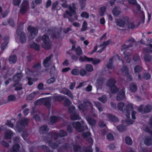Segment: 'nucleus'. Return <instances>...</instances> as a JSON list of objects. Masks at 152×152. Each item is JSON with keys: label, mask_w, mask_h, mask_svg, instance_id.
Here are the masks:
<instances>
[{"label": "nucleus", "mask_w": 152, "mask_h": 152, "mask_svg": "<svg viewBox=\"0 0 152 152\" xmlns=\"http://www.w3.org/2000/svg\"><path fill=\"white\" fill-rule=\"evenodd\" d=\"M62 5L64 7L68 8L69 10L66 11V15L70 16H73L75 19L77 20V16L75 12V4H73L72 7L67 5L65 3L62 4Z\"/></svg>", "instance_id": "nucleus-1"}, {"label": "nucleus", "mask_w": 152, "mask_h": 152, "mask_svg": "<svg viewBox=\"0 0 152 152\" xmlns=\"http://www.w3.org/2000/svg\"><path fill=\"white\" fill-rule=\"evenodd\" d=\"M51 98H43L40 99L36 101L35 103L36 105H40L42 104H43L47 108H49L51 107L50 102Z\"/></svg>", "instance_id": "nucleus-2"}, {"label": "nucleus", "mask_w": 152, "mask_h": 152, "mask_svg": "<svg viewBox=\"0 0 152 152\" xmlns=\"http://www.w3.org/2000/svg\"><path fill=\"white\" fill-rule=\"evenodd\" d=\"M82 124L83 126H81L80 123L78 122H75L72 124L73 127L78 132H82L84 130L88 129V128L84 125V122L83 121H82Z\"/></svg>", "instance_id": "nucleus-3"}, {"label": "nucleus", "mask_w": 152, "mask_h": 152, "mask_svg": "<svg viewBox=\"0 0 152 152\" xmlns=\"http://www.w3.org/2000/svg\"><path fill=\"white\" fill-rule=\"evenodd\" d=\"M115 83V81L114 79L112 78L108 80L107 83V86L110 88L111 91L112 93H116L118 90L114 85Z\"/></svg>", "instance_id": "nucleus-4"}, {"label": "nucleus", "mask_w": 152, "mask_h": 152, "mask_svg": "<svg viewBox=\"0 0 152 152\" xmlns=\"http://www.w3.org/2000/svg\"><path fill=\"white\" fill-rule=\"evenodd\" d=\"M40 64H38L33 66L32 71H31L29 69H26V72L28 75H36L38 74L37 72L40 69Z\"/></svg>", "instance_id": "nucleus-5"}, {"label": "nucleus", "mask_w": 152, "mask_h": 152, "mask_svg": "<svg viewBox=\"0 0 152 152\" xmlns=\"http://www.w3.org/2000/svg\"><path fill=\"white\" fill-rule=\"evenodd\" d=\"M22 77V75L21 74V73H19L14 76L13 78L14 81L16 82V84L14 85V86L15 87V89L16 90H20L22 89L21 85L19 84L18 82V81L20 80Z\"/></svg>", "instance_id": "nucleus-6"}, {"label": "nucleus", "mask_w": 152, "mask_h": 152, "mask_svg": "<svg viewBox=\"0 0 152 152\" xmlns=\"http://www.w3.org/2000/svg\"><path fill=\"white\" fill-rule=\"evenodd\" d=\"M27 30L30 33L28 37L29 39H31L34 38L37 34L38 29L31 26H29L28 27Z\"/></svg>", "instance_id": "nucleus-7"}, {"label": "nucleus", "mask_w": 152, "mask_h": 152, "mask_svg": "<svg viewBox=\"0 0 152 152\" xmlns=\"http://www.w3.org/2000/svg\"><path fill=\"white\" fill-rule=\"evenodd\" d=\"M69 112L70 113H72L71 115V118L72 120H75L79 119V115L75 114V107L73 106H72L70 107L69 109Z\"/></svg>", "instance_id": "nucleus-8"}, {"label": "nucleus", "mask_w": 152, "mask_h": 152, "mask_svg": "<svg viewBox=\"0 0 152 152\" xmlns=\"http://www.w3.org/2000/svg\"><path fill=\"white\" fill-rule=\"evenodd\" d=\"M44 44L43 47L46 49H49L51 47V44L49 42L48 37L45 35H44L42 37Z\"/></svg>", "instance_id": "nucleus-9"}, {"label": "nucleus", "mask_w": 152, "mask_h": 152, "mask_svg": "<svg viewBox=\"0 0 152 152\" xmlns=\"http://www.w3.org/2000/svg\"><path fill=\"white\" fill-rule=\"evenodd\" d=\"M128 18L125 17L122 19L117 20L115 21L116 25L121 27H123L126 25V23L127 22Z\"/></svg>", "instance_id": "nucleus-10"}, {"label": "nucleus", "mask_w": 152, "mask_h": 152, "mask_svg": "<svg viewBox=\"0 0 152 152\" xmlns=\"http://www.w3.org/2000/svg\"><path fill=\"white\" fill-rule=\"evenodd\" d=\"M19 141L18 137H15L13 140V145L11 150V152H17L19 148V146L18 144V143Z\"/></svg>", "instance_id": "nucleus-11"}, {"label": "nucleus", "mask_w": 152, "mask_h": 152, "mask_svg": "<svg viewBox=\"0 0 152 152\" xmlns=\"http://www.w3.org/2000/svg\"><path fill=\"white\" fill-rule=\"evenodd\" d=\"M28 119L27 118H23L19 122V124H17L16 127L15 128V131H18V126H21L25 127L27 125Z\"/></svg>", "instance_id": "nucleus-12"}, {"label": "nucleus", "mask_w": 152, "mask_h": 152, "mask_svg": "<svg viewBox=\"0 0 152 152\" xmlns=\"http://www.w3.org/2000/svg\"><path fill=\"white\" fill-rule=\"evenodd\" d=\"M28 2L27 0H24L23 1L21 5L20 12L22 14L25 13L28 7Z\"/></svg>", "instance_id": "nucleus-13"}, {"label": "nucleus", "mask_w": 152, "mask_h": 152, "mask_svg": "<svg viewBox=\"0 0 152 152\" xmlns=\"http://www.w3.org/2000/svg\"><path fill=\"white\" fill-rule=\"evenodd\" d=\"M151 107L150 105H147L145 107L141 105L139 108L138 111L142 113H147L151 110Z\"/></svg>", "instance_id": "nucleus-14"}, {"label": "nucleus", "mask_w": 152, "mask_h": 152, "mask_svg": "<svg viewBox=\"0 0 152 152\" xmlns=\"http://www.w3.org/2000/svg\"><path fill=\"white\" fill-rule=\"evenodd\" d=\"M126 109L125 112V114L127 118H129L130 116L129 111H132L133 109V107L132 105L129 104H128L126 107Z\"/></svg>", "instance_id": "nucleus-15"}, {"label": "nucleus", "mask_w": 152, "mask_h": 152, "mask_svg": "<svg viewBox=\"0 0 152 152\" xmlns=\"http://www.w3.org/2000/svg\"><path fill=\"white\" fill-rule=\"evenodd\" d=\"M17 32L18 34V35H20V42L22 43H24L26 40V37L25 36L24 34L19 31V29L17 30Z\"/></svg>", "instance_id": "nucleus-16"}, {"label": "nucleus", "mask_w": 152, "mask_h": 152, "mask_svg": "<svg viewBox=\"0 0 152 152\" xmlns=\"http://www.w3.org/2000/svg\"><path fill=\"white\" fill-rule=\"evenodd\" d=\"M52 56V55H50L48 57H47L44 60L43 64L45 67H48L49 65L51 64V62L50 61V60Z\"/></svg>", "instance_id": "nucleus-17"}, {"label": "nucleus", "mask_w": 152, "mask_h": 152, "mask_svg": "<svg viewBox=\"0 0 152 152\" xmlns=\"http://www.w3.org/2000/svg\"><path fill=\"white\" fill-rule=\"evenodd\" d=\"M60 92L62 94L67 95L69 97L72 99H73L74 98V96L72 93L67 89L63 88L60 91Z\"/></svg>", "instance_id": "nucleus-18"}, {"label": "nucleus", "mask_w": 152, "mask_h": 152, "mask_svg": "<svg viewBox=\"0 0 152 152\" xmlns=\"http://www.w3.org/2000/svg\"><path fill=\"white\" fill-rule=\"evenodd\" d=\"M125 97V92L124 90L123 89L120 91L118 94L116 99L118 100H123Z\"/></svg>", "instance_id": "nucleus-19"}, {"label": "nucleus", "mask_w": 152, "mask_h": 152, "mask_svg": "<svg viewBox=\"0 0 152 152\" xmlns=\"http://www.w3.org/2000/svg\"><path fill=\"white\" fill-rule=\"evenodd\" d=\"M14 134L10 130H8L4 134V138L6 139L11 138L13 135Z\"/></svg>", "instance_id": "nucleus-20"}, {"label": "nucleus", "mask_w": 152, "mask_h": 152, "mask_svg": "<svg viewBox=\"0 0 152 152\" xmlns=\"http://www.w3.org/2000/svg\"><path fill=\"white\" fill-rule=\"evenodd\" d=\"M134 43V40L133 38H131L127 42V44L123 45L122 48L126 49L129 46H131Z\"/></svg>", "instance_id": "nucleus-21"}, {"label": "nucleus", "mask_w": 152, "mask_h": 152, "mask_svg": "<svg viewBox=\"0 0 152 152\" xmlns=\"http://www.w3.org/2000/svg\"><path fill=\"white\" fill-rule=\"evenodd\" d=\"M121 11L120 8L118 7H115L113 10L112 12L114 16L119 15L121 13Z\"/></svg>", "instance_id": "nucleus-22"}, {"label": "nucleus", "mask_w": 152, "mask_h": 152, "mask_svg": "<svg viewBox=\"0 0 152 152\" xmlns=\"http://www.w3.org/2000/svg\"><path fill=\"white\" fill-rule=\"evenodd\" d=\"M110 42L111 41L110 40H108L107 42H104L103 44L100 45L99 47L101 48V50H98L97 52L98 53L101 52L103 50L105 46L109 45Z\"/></svg>", "instance_id": "nucleus-23"}, {"label": "nucleus", "mask_w": 152, "mask_h": 152, "mask_svg": "<svg viewBox=\"0 0 152 152\" xmlns=\"http://www.w3.org/2000/svg\"><path fill=\"white\" fill-rule=\"evenodd\" d=\"M86 119L88 123L91 126H94L96 124V121L90 117H87Z\"/></svg>", "instance_id": "nucleus-24"}, {"label": "nucleus", "mask_w": 152, "mask_h": 152, "mask_svg": "<svg viewBox=\"0 0 152 152\" xmlns=\"http://www.w3.org/2000/svg\"><path fill=\"white\" fill-rule=\"evenodd\" d=\"M100 61H101L98 59L94 58H89V62H91L94 64H97L99 63Z\"/></svg>", "instance_id": "nucleus-25"}, {"label": "nucleus", "mask_w": 152, "mask_h": 152, "mask_svg": "<svg viewBox=\"0 0 152 152\" xmlns=\"http://www.w3.org/2000/svg\"><path fill=\"white\" fill-rule=\"evenodd\" d=\"M9 60L10 63H14L16 61L17 58L15 56L12 55L10 57Z\"/></svg>", "instance_id": "nucleus-26"}, {"label": "nucleus", "mask_w": 152, "mask_h": 152, "mask_svg": "<svg viewBox=\"0 0 152 152\" xmlns=\"http://www.w3.org/2000/svg\"><path fill=\"white\" fill-rule=\"evenodd\" d=\"M85 69L86 71L88 72H91L94 69L93 66L89 64L86 65Z\"/></svg>", "instance_id": "nucleus-27"}, {"label": "nucleus", "mask_w": 152, "mask_h": 152, "mask_svg": "<svg viewBox=\"0 0 152 152\" xmlns=\"http://www.w3.org/2000/svg\"><path fill=\"white\" fill-rule=\"evenodd\" d=\"M90 134L89 132H87L86 133H84L82 134V136L84 138H86L87 137H89V140L88 141L91 143H92V140L90 137Z\"/></svg>", "instance_id": "nucleus-28"}, {"label": "nucleus", "mask_w": 152, "mask_h": 152, "mask_svg": "<svg viewBox=\"0 0 152 152\" xmlns=\"http://www.w3.org/2000/svg\"><path fill=\"white\" fill-rule=\"evenodd\" d=\"M107 117L110 120L113 121L115 122L118 120V119L117 117L110 114L108 115Z\"/></svg>", "instance_id": "nucleus-29"}, {"label": "nucleus", "mask_w": 152, "mask_h": 152, "mask_svg": "<svg viewBox=\"0 0 152 152\" xmlns=\"http://www.w3.org/2000/svg\"><path fill=\"white\" fill-rule=\"evenodd\" d=\"M53 99L56 101L61 102L64 99V98L60 96L56 95L54 96Z\"/></svg>", "instance_id": "nucleus-30"}, {"label": "nucleus", "mask_w": 152, "mask_h": 152, "mask_svg": "<svg viewBox=\"0 0 152 152\" xmlns=\"http://www.w3.org/2000/svg\"><path fill=\"white\" fill-rule=\"evenodd\" d=\"M117 107L119 110L122 111H123L124 109L125 108L124 104L122 102L118 103V104Z\"/></svg>", "instance_id": "nucleus-31"}, {"label": "nucleus", "mask_w": 152, "mask_h": 152, "mask_svg": "<svg viewBox=\"0 0 152 152\" xmlns=\"http://www.w3.org/2000/svg\"><path fill=\"white\" fill-rule=\"evenodd\" d=\"M130 90L133 92L135 91L137 89L136 85L133 83H132L130 85Z\"/></svg>", "instance_id": "nucleus-32"}, {"label": "nucleus", "mask_w": 152, "mask_h": 152, "mask_svg": "<svg viewBox=\"0 0 152 152\" xmlns=\"http://www.w3.org/2000/svg\"><path fill=\"white\" fill-rule=\"evenodd\" d=\"M37 93V92H34L28 96L26 97V99L28 100H31L35 95Z\"/></svg>", "instance_id": "nucleus-33"}, {"label": "nucleus", "mask_w": 152, "mask_h": 152, "mask_svg": "<svg viewBox=\"0 0 152 152\" xmlns=\"http://www.w3.org/2000/svg\"><path fill=\"white\" fill-rule=\"evenodd\" d=\"M90 58H88L86 56H80L79 58V60L81 61H87L89 62Z\"/></svg>", "instance_id": "nucleus-34"}, {"label": "nucleus", "mask_w": 152, "mask_h": 152, "mask_svg": "<svg viewBox=\"0 0 152 152\" xmlns=\"http://www.w3.org/2000/svg\"><path fill=\"white\" fill-rule=\"evenodd\" d=\"M102 82L103 80L102 79H100L97 80L96 85L97 89L100 88V86L102 85Z\"/></svg>", "instance_id": "nucleus-35"}, {"label": "nucleus", "mask_w": 152, "mask_h": 152, "mask_svg": "<svg viewBox=\"0 0 152 152\" xmlns=\"http://www.w3.org/2000/svg\"><path fill=\"white\" fill-rule=\"evenodd\" d=\"M71 73L73 75H78L79 74V71L77 69H74L71 71Z\"/></svg>", "instance_id": "nucleus-36"}, {"label": "nucleus", "mask_w": 152, "mask_h": 152, "mask_svg": "<svg viewBox=\"0 0 152 152\" xmlns=\"http://www.w3.org/2000/svg\"><path fill=\"white\" fill-rule=\"evenodd\" d=\"M126 26L129 28H132L134 26V24L133 23L130 22L129 21V18L128 21L126 23Z\"/></svg>", "instance_id": "nucleus-37"}, {"label": "nucleus", "mask_w": 152, "mask_h": 152, "mask_svg": "<svg viewBox=\"0 0 152 152\" xmlns=\"http://www.w3.org/2000/svg\"><path fill=\"white\" fill-rule=\"evenodd\" d=\"M79 74L82 76L86 75L87 72L84 69H81L79 71Z\"/></svg>", "instance_id": "nucleus-38"}, {"label": "nucleus", "mask_w": 152, "mask_h": 152, "mask_svg": "<svg viewBox=\"0 0 152 152\" xmlns=\"http://www.w3.org/2000/svg\"><path fill=\"white\" fill-rule=\"evenodd\" d=\"M87 23L86 21H84L83 23L81 31H84L87 29Z\"/></svg>", "instance_id": "nucleus-39"}, {"label": "nucleus", "mask_w": 152, "mask_h": 152, "mask_svg": "<svg viewBox=\"0 0 152 152\" xmlns=\"http://www.w3.org/2000/svg\"><path fill=\"white\" fill-rule=\"evenodd\" d=\"M16 99L15 96L13 95H10L8 97V100L9 101H15Z\"/></svg>", "instance_id": "nucleus-40"}, {"label": "nucleus", "mask_w": 152, "mask_h": 152, "mask_svg": "<svg viewBox=\"0 0 152 152\" xmlns=\"http://www.w3.org/2000/svg\"><path fill=\"white\" fill-rule=\"evenodd\" d=\"M105 10L106 7L104 6L100 8L99 11V13L101 16H103L104 15L105 12Z\"/></svg>", "instance_id": "nucleus-41"}, {"label": "nucleus", "mask_w": 152, "mask_h": 152, "mask_svg": "<svg viewBox=\"0 0 152 152\" xmlns=\"http://www.w3.org/2000/svg\"><path fill=\"white\" fill-rule=\"evenodd\" d=\"M56 78L54 77H51L47 81L48 84H50L53 83L55 81Z\"/></svg>", "instance_id": "nucleus-42"}, {"label": "nucleus", "mask_w": 152, "mask_h": 152, "mask_svg": "<svg viewBox=\"0 0 152 152\" xmlns=\"http://www.w3.org/2000/svg\"><path fill=\"white\" fill-rule=\"evenodd\" d=\"M125 141L126 143L128 145H131L132 144V141L131 139L129 137H126Z\"/></svg>", "instance_id": "nucleus-43"}, {"label": "nucleus", "mask_w": 152, "mask_h": 152, "mask_svg": "<svg viewBox=\"0 0 152 152\" xmlns=\"http://www.w3.org/2000/svg\"><path fill=\"white\" fill-rule=\"evenodd\" d=\"M31 47L37 50H38L39 48V45L35 43H34L31 45Z\"/></svg>", "instance_id": "nucleus-44"}, {"label": "nucleus", "mask_w": 152, "mask_h": 152, "mask_svg": "<svg viewBox=\"0 0 152 152\" xmlns=\"http://www.w3.org/2000/svg\"><path fill=\"white\" fill-rule=\"evenodd\" d=\"M40 130L44 133L48 130V129L46 126H44L41 127Z\"/></svg>", "instance_id": "nucleus-45"}, {"label": "nucleus", "mask_w": 152, "mask_h": 152, "mask_svg": "<svg viewBox=\"0 0 152 152\" xmlns=\"http://www.w3.org/2000/svg\"><path fill=\"white\" fill-rule=\"evenodd\" d=\"M95 104L96 105V106L98 109L99 110V111H101L102 110L103 108H102L100 104H99V103L98 102H95Z\"/></svg>", "instance_id": "nucleus-46"}, {"label": "nucleus", "mask_w": 152, "mask_h": 152, "mask_svg": "<svg viewBox=\"0 0 152 152\" xmlns=\"http://www.w3.org/2000/svg\"><path fill=\"white\" fill-rule=\"evenodd\" d=\"M6 125L12 128H13V120L11 121H7L6 123Z\"/></svg>", "instance_id": "nucleus-47"}, {"label": "nucleus", "mask_w": 152, "mask_h": 152, "mask_svg": "<svg viewBox=\"0 0 152 152\" xmlns=\"http://www.w3.org/2000/svg\"><path fill=\"white\" fill-rule=\"evenodd\" d=\"M76 52L77 55H80L82 53L81 49L80 47H77L76 49Z\"/></svg>", "instance_id": "nucleus-48"}, {"label": "nucleus", "mask_w": 152, "mask_h": 152, "mask_svg": "<svg viewBox=\"0 0 152 152\" xmlns=\"http://www.w3.org/2000/svg\"><path fill=\"white\" fill-rule=\"evenodd\" d=\"M58 119V118L55 116H52L50 118V120L52 123L56 122Z\"/></svg>", "instance_id": "nucleus-49"}, {"label": "nucleus", "mask_w": 152, "mask_h": 152, "mask_svg": "<svg viewBox=\"0 0 152 152\" xmlns=\"http://www.w3.org/2000/svg\"><path fill=\"white\" fill-rule=\"evenodd\" d=\"M80 1L81 8L83 9L85 5V0H80Z\"/></svg>", "instance_id": "nucleus-50"}, {"label": "nucleus", "mask_w": 152, "mask_h": 152, "mask_svg": "<svg viewBox=\"0 0 152 152\" xmlns=\"http://www.w3.org/2000/svg\"><path fill=\"white\" fill-rule=\"evenodd\" d=\"M99 100L101 102L104 103L107 101L106 97L105 96H103L102 97H100L99 98Z\"/></svg>", "instance_id": "nucleus-51"}, {"label": "nucleus", "mask_w": 152, "mask_h": 152, "mask_svg": "<svg viewBox=\"0 0 152 152\" xmlns=\"http://www.w3.org/2000/svg\"><path fill=\"white\" fill-rule=\"evenodd\" d=\"M107 137V139L110 140H112L114 139L113 136L111 133L108 134Z\"/></svg>", "instance_id": "nucleus-52"}, {"label": "nucleus", "mask_w": 152, "mask_h": 152, "mask_svg": "<svg viewBox=\"0 0 152 152\" xmlns=\"http://www.w3.org/2000/svg\"><path fill=\"white\" fill-rule=\"evenodd\" d=\"M144 143L146 145H150L151 143V140L149 138L146 139L145 140Z\"/></svg>", "instance_id": "nucleus-53"}, {"label": "nucleus", "mask_w": 152, "mask_h": 152, "mask_svg": "<svg viewBox=\"0 0 152 152\" xmlns=\"http://www.w3.org/2000/svg\"><path fill=\"white\" fill-rule=\"evenodd\" d=\"M141 68L139 66H136L134 68V71L135 73H138L141 70Z\"/></svg>", "instance_id": "nucleus-54"}, {"label": "nucleus", "mask_w": 152, "mask_h": 152, "mask_svg": "<svg viewBox=\"0 0 152 152\" xmlns=\"http://www.w3.org/2000/svg\"><path fill=\"white\" fill-rule=\"evenodd\" d=\"M81 17L83 18H88V14L86 12H82L81 15Z\"/></svg>", "instance_id": "nucleus-55"}, {"label": "nucleus", "mask_w": 152, "mask_h": 152, "mask_svg": "<svg viewBox=\"0 0 152 152\" xmlns=\"http://www.w3.org/2000/svg\"><path fill=\"white\" fill-rule=\"evenodd\" d=\"M118 130L120 132H122L125 130V128L122 126H118L117 127Z\"/></svg>", "instance_id": "nucleus-56"}, {"label": "nucleus", "mask_w": 152, "mask_h": 152, "mask_svg": "<svg viewBox=\"0 0 152 152\" xmlns=\"http://www.w3.org/2000/svg\"><path fill=\"white\" fill-rule=\"evenodd\" d=\"M78 103L79 104L78 106V107L80 110H83L85 109L83 104H80V102H78Z\"/></svg>", "instance_id": "nucleus-57"}, {"label": "nucleus", "mask_w": 152, "mask_h": 152, "mask_svg": "<svg viewBox=\"0 0 152 152\" xmlns=\"http://www.w3.org/2000/svg\"><path fill=\"white\" fill-rule=\"evenodd\" d=\"M52 36L53 38H58L59 37V34L57 32L54 33H52Z\"/></svg>", "instance_id": "nucleus-58"}, {"label": "nucleus", "mask_w": 152, "mask_h": 152, "mask_svg": "<svg viewBox=\"0 0 152 152\" xmlns=\"http://www.w3.org/2000/svg\"><path fill=\"white\" fill-rule=\"evenodd\" d=\"M21 2V0H13V3L15 5H18Z\"/></svg>", "instance_id": "nucleus-59"}, {"label": "nucleus", "mask_w": 152, "mask_h": 152, "mask_svg": "<svg viewBox=\"0 0 152 152\" xmlns=\"http://www.w3.org/2000/svg\"><path fill=\"white\" fill-rule=\"evenodd\" d=\"M60 136L61 137H63L66 135V133L62 130H61L59 132Z\"/></svg>", "instance_id": "nucleus-60"}, {"label": "nucleus", "mask_w": 152, "mask_h": 152, "mask_svg": "<svg viewBox=\"0 0 152 152\" xmlns=\"http://www.w3.org/2000/svg\"><path fill=\"white\" fill-rule=\"evenodd\" d=\"M122 71L123 72L127 73L128 71V69L126 67L123 66L122 69Z\"/></svg>", "instance_id": "nucleus-61"}, {"label": "nucleus", "mask_w": 152, "mask_h": 152, "mask_svg": "<svg viewBox=\"0 0 152 152\" xmlns=\"http://www.w3.org/2000/svg\"><path fill=\"white\" fill-rule=\"evenodd\" d=\"M71 103L70 101L68 99H66L65 101L64 104L65 106H67L69 105Z\"/></svg>", "instance_id": "nucleus-62"}, {"label": "nucleus", "mask_w": 152, "mask_h": 152, "mask_svg": "<svg viewBox=\"0 0 152 152\" xmlns=\"http://www.w3.org/2000/svg\"><path fill=\"white\" fill-rule=\"evenodd\" d=\"M85 90L87 91H90L92 90V86L91 85H88L85 88Z\"/></svg>", "instance_id": "nucleus-63"}, {"label": "nucleus", "mask_w": 152, "mask_h": 152, "mask_svg": "<svg viewBox=\"0 0 152 152\" xmlns=\"http://www.w3.org/2000/svg\"><path fill=\"white\" fill-rule=\"evenodd\" d=\"M1 144L3 146L6 147H8L9 146L8 144L4 141H1Z\"/></svg>", "instance_id": "nucleus-64"}]
</instances>
